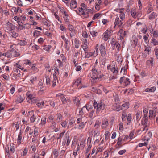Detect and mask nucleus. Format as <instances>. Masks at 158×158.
Returning <instances> with one entry per match:
<instances>
[{
	"label": "nucleus",
	"instance_id": "41",
	"mask_svg": "<svg viewBox=\"0 0 158 158\" xmlns=\"http://www.w3.org/2000/svg\"><path fill=\"white\" fill-rule=\"evenodd\" d=\"M85 11H86V13H87V15H85V18H87L89 16V12H91L92 11V10L91 9H87V8L85 9Z\"/></svg>",
	"mask_w": 158,
	"mask_h": 158
},
{
	"label": "nucleus",
	"instance_id": "25",
	"mask_svg": "<svg viewBox=\"0 0 158 158\" xmlns=\"http://www.w3.org/2000/svg\"><path fill=\"white\" fill-rule=\"evenodd\" d=\"M156 88L154 87L147 88L145 90V91L146 92H153L155 91Z\"/></svg>",
	"mask_w": 158,
	"mask_h": 158
},
{
	"label": "nucleus",
	"instance_id": "13",
	"mask_svg": "<svg viewBox=\"0 0 158 158\" xmlns=\"http://www.w3.org/2000/svg\"><path fill=\"white\" fill-rule=\"evenodd\" d=\"M102 129L107 127L109 125V122L107 119L103 120L102 121Z\"/></svg>",
	"mask_w": 158,
	"mask_h": 158
},
{
	"label": "nucleus",
	"instance_id": "21",
	"mask_svg": "<svg viewBox=\"0 0 158 158\" xmlns=\"http://www.w3.org/2000/svg\"><path fill=\"white\" fill-rule=\"evenodd\" d=\"M61 38L65 42V44L64 45V46H65V48H67V47L68 43H69V41H68V39L65 38L64 35H61Z\"/></svg>",
	"mask_w": 158,
	"mask_h": 158
},
{
	"label": "nucleus",
	"instance_id": "62",
	"mask_svg": "<svg viewBox=\"0 0 158 158\" xmlns=\"http://www.w3.org/2000/svg\"><path fill=\"white\" fill-rule=\"evenodd\" d=\"M17 4L20 6H23V2L21 0H19L17 1Z\"/></svg>",
	"mask_w": 158,
	"mask_h": 158
},
{
	"label": "nucleus",
	"instance_id": "42",
	"mask_svg": "<svg viewBox=\"0 0 158 158\" xmlns=\"http://www.w3.org/2000/svg\"><path fill=\"white\" fill-rule=\"evenodd\" d=\"M78 63H77L76 64L74 65L75 67H76L75 70L77 71H80L82 69L81 66L80 65H78Z\"/></svg>",
	"mask_w": 158,
	"mask_h": 158
},
{
	"label": "nucleus",
	"instance_id": "58",
	"mask_svg": "<svg viewBox=\"0 0 158 158\" xmlns=\"http://www.w3.org/2000/svg\"><path fill=\"white\" fill-rule=\"evenodd\" d=\"M14 66L17 68L20 69L22 70H23L24 69L22 67L21 65L17 63H16V64H15Z\"/></svg>",
	"mask_w": 158,
	"mask_h": 158
},
{
	"label": "nucleus",
	"instance_id": "38",
	"mask_svg": "<svg viewBox=\"0 0 158 158\" xmlns=\"http://www.w3.org/2000/svg\"><path fill=\"white\" fill-rule=\"evenodd\" d=\"M93 53L92 52H85V57L86 58H89L90 57H91L93 56L92 55Z\"/></svg>",
	"mask_w": 158,
	"mask_h": 158
},
{
	"label": "nucleus",
	"instance_id": "18",
	"mask_svg": "<svg viewBox=\"0 0 158 158\" xmlns=\"http://www.w3.org/2000/svg\"><path fill=\"white\" fill-rule=\"evenodd\" d=\"M64 141H65V142L66 141H67L66 145L67 146H68L70 143V141L69 139V135H67V133L66 134L64 138Z\"/></svg>",
	"mask_w": 158,
	"mask_h": 158
},
{
	"label": "nucleus",
	"instance_id": "27",
	"mask_svg": "<svg viewBox=\"0 0 158 158\" xmlns=\"http://www.w3.org/2000/svg\"><path fill=\"white\" fill-rule=\"evenodd\" d=\"M125 12H123V11L120 13L119 15V17L120 19L122 21H123L125 18Z\"/></svg>",
	"mask_w": 158,
	"mask_h": 158
},
{
	"label": "nucleus",
	"instance_id": "31",
	"mask_svg": "<svg viewBox=\"0 0 158 158\" xmlns=\"http://www.w3.org/2000/svg\"><path fill=\"white\" fill-rule=\"evenodd\" d=\"M46 118L45 117H43L41 119V123L40 124V125H44L46 123Z\"/></svg>",
	"mask_w": 158,
	"mask_h": 158
},
{
	"label": "nucleus",
	"instance_id": "50",
	"mask_svg": "<svg viewBox=\"0 0 158 158\" xmlns=\"http://www.w3.org/2000/svg\"><path fill=\"white\" fill-rule=\"evenodd\" d=\"M36 118V116H35L34 114H33L32 116L30 118L31 122L32 123H34L35 121Z\"/></svg>",
	"mask_w": 158,
	"mask_h": 158
},
{
	"label": "nucleus",
	"instance_id": "57",
	"mask_svg": "<svg viewBox=\"0 0 158 158\" xmlns=\"http://www.w3.org/2000/svg\"><path fill=\"white\" fill-rule=\"evenodd\" d=\"M100 15V14L99 13H97L95 14L93 17V19L94 20L97 19L99 16Z\"/></svg>",
	"mask_w": 158,
	"mask_h": 158
},
{
	"label": "nucleus",
	"instance_id": "53",
	"mask_svg": "<svg viewBox=\"0 0 158 158\" xmlns=\"http://www.w3.org/2000/svg\"><path fill=\"white\" fill-rule=\"evenodd\" d=\"M91 35L93 37H95L97 36L98 33L97 32L93 31H90Z\"/></svg>",
	"mask_w": 158,
	"mask_h": 158
},
{
	"label": "nucleus",
	"instance_id": "40",
	"mask_svg": "<svg viewBox=\"0 0 158 158\" xmlns=\"http://www.w3.org/2000/svg\"><path fill=\"white\" fill-rule=\"evenodd\" d=\"M98 47V44H97V45L96 47V52H95V51H94L93 52H92V53H93L92 55L93 56H95L98 55V48H97V47Z\"/></svg>",
	"mask_w": 158,
	"mask_h": 158
},
{
	"label": "nucleus",
	"instance_id": "56",
	"mask_svg": "<svg viewBox=\"0 0 158 158\" xmlns=\"http://www.w3.org/2000/svg\"><path fill=\"white\" fill-rule=\"evenodd\" d=\"M138 6L139 7V8L138 9L140 11H141V9L142 8V4L141 3V2L140 0H139V1L138 2Z\"/></svg>",
	"mask_w": 158,
	"mask_h": 158
},
{
	"label": "nucleus",
	"instance_id": "48",
	"mask_svg": "<svg viewBox=\"0 0 158 158\" xmlns=\"http://www.w3.org/2000/svg\"><path fill=\"white\" fill-rule=\"evenodd\" d=\"M158 31L157 30H155L152 32V35L153 37L157 38L158 36Z\"/></svg>",
	"mask_w": 158,
	"mask_h": 158
},
{
	"label": "nucleus",
	"instance_id": "7",
	"mask_svg": "<svg viewBox=\"0 0 158 158\" xmlns=\"http://www.w3.org/2000/svg\"><path fill=\"white\" fill-rule=\"evenodd\" d=\"M138 43V39L135 35H133L132 37V39L131 42V45L133 48L136 46Z\"/></svg>",
	"mask_w": 158,
	"mask_h": 158
},
{
	"label": "nucleus",
	"instance_id": "52",
	"mask_svg": "<svg viewBox=\"0 0 158 158\" xmlns=\"http://www.w3.org/2000/svg\"><path fill=\"white\" fill-rule=\"evenodd\" d=\"M110 153V152L109 151H105L104 153V155L105 156V158H108Z\"/></svg>",
	"mask_w": 158,
	"mask_h": 158
},
{
	"label": "nucleus",
	"instance_id": "55",
	"mask_svg": "<svg viewBox=\"0 0 158 158\" xmlns=\"http://www.w3.org/2000/svg\"><path fill=\"white\" fill-rule=\"evenodd\" d=\"M155 54L157 59H158V48L156 47L154 50Z\"/></svg>",
	"mask_w": 158,
	"mask_h": 158
},
{
	"label": "nucleus",
	"instance_id": "39",
	"mask_svg": "<svg viewBox=\"0 0 158 158\" xmlns=\"http://www.w3.org/2000/svg\"><path fill=\"white\" fill-rule=\"evenodd\" d=\"M134 91L133 89H128L126 90L124 92V93H127L128 94H132Z\"/></svg>",
	"mask_w": 158,
	"mask_h": 158
},
{
	"label": "nucleus",
	"instance_id": "49",
	"mask_svg": "<svg viewBox=\"0 0 158 158\" xmlns=\"http://www.w3.org/2000/svg\"><path fill=\"white\" fill-rule=\"evenodd\" d=\"M65 132V131H64L60 133L59 135L57 137V139L58 140L64 136Z\"/></svg>",
	"mask_w": 158,
	"mask_h": 158
},
{
	"label": "nucleus",
	"instance_id": "17",
	"mask_svg": "<svg viewBox=\"0 0 158 158\" xmlns=\"http://www.w3.org/2000/svg\"><path fill=\"white\" fill-rule=\"evenodd\" d=\"M129 104L128 103L123 104L121 106V107H120V109L117 110V111H118L122 109H127L129 108Z\"/></svg>",
	"mask_w": 158,
	"mask_h": 158
},
{
	"label": "nucleus",
	"instance_id": "64",
	"mask_svg": "<svg viewBox=\"0 0 158 158\" xmlns=\"http://www.w3.org/2000/svg\"><path fill=\"white\" fill-rule=\"evenodd\" d=\"M44 34L45 35L48 37H51L52 36V34L50 32H49L48 31H46L44 33Z\"/></svg>",
	"mask_w": 158,
	"mask_h": 158
},
{
	"label": "nucleus",
	"instance_id": "20",
	"mask_svg": "<svg viewBox=\"0 0 158 158\" xmlns=\"http://www.w3.org/2000/svg\"><path fill=\"white\" fill-rule=\"evenodd\" d=\"M74 102L76 105L79 106V105L80 104V98L78 97H75L73 99Z\"/></svg>",
	"mask_w": 158,
	"mask_h": 158
},
{
	"label": "nucleus",
	"instance_id": "5",
	"mask_svg": "<svg viewBox=\"0 0 158 158\" xmlns=\"http://www.w3.org/2000/svg\"><path fill=\"white\" fill-rule=\"evenodd\" d=\"M6 29L8 31H11L15 29V26L11 23L8 22L6 23V27H5Z\"/></svg>",
	"mask_w": 158,
	"mask_h": 158
},
{
	"label": "nucleus",
	"instance_id": "51",
	"mask_svg": "<svg viewBox=\"0 0 158 158\" xmlns=\"http://www.w3.org/2000/svg\"><path fill=\"white\" fill-rule=\"evenodd\" d=\"M84 107H85V109H86L88 111H89V110L91 109H92L93 108L92 106L89 105H86L85 106H84Z\"/></svg>",
	"mask_w": 158,
	"mask_h": 158
},
{
	"label": "nucleus",
	"instance_id": "19",
	"mask_svg": "<svg viewBox=\"0 0 158 158\" xmlns=\"http://www.w3.org/2000/svg\"><path fill=\"white\" fill-rule=\"evenodd\" d=\"M111 46L113 49H114L116 48H117L118 49V51L119 48L120 47V45L118 42H116L115 43L112 45Z\"/></svg>",
	"mask_w": 158,
	"mask_h": 158
},
{
	"label": "nucleus",
	"instance_id": "46",
	"mask_svg": "<svg viewBox=\"0 0 158 158\" xmlns=\"http://www.w3.org/2000/svg\"><path fill=\"white\" fill-rule=\"evenodd\" d=\"M81 82V78L78 79L74 83V85H76L77 86L80 85Z\"/></svg>",
	"mask_w": 158,
	"mask_h": 158
},
{
	"label": "nucleus",
	"instance_id": "4",
	"mask_svg": "<svg viewBox=\"0 0 158 158\" xmlns=\"http://www.w3.org/2000/svg\"><path fill=\"white\" fill-rule=\"evenodd\" d=\"M119 82L121 84L125 86H127L130 84L129 79L126 78L124 77H123L120 78Z\"/></svg>",
	"mask_w": 158,
	"mask_h": 158
},
{
	"label": "nucleus",
	"instance_id": "29",
	"mask_svg": "<svg viewBox=\"0 0 158 158\" xmlns=\"http://www.w3.org/2000/svg\"><path fill=\"white\" fill-rule=\"evenodd\" d=\"M9 34L12 37H13L14 38H16V37H18V34L15 31H13V32H11Z\"/></svg>",
	"mask_w": 158,
	"mask_h": 158
},
{
	"label": "nucleus",
	"instance_id": "37",
	"mask_svg": "<svg viewBox=\"0 0 158 158\" xmlns=\"http://www.w3.org/2000/svg\"><path fill=\"white\" fill-rule=\"evenodd\" d=\"M27 42L25 40H20L18 44L20 46H24L26 45Z\"/></svg>",
	"mask_w": 158,
	"mask_h": 158
},
{
	"label": "nucleus",
	"instance_id": "9",
	"mask_svg": "<svg viewBox=\"0 0 158 158\" xmlns=\"http://www.w3.org/2000/svg\"><path fill=\"white\" fill-rule=\"evenodd\" d=\"M110 71L113 73V78H115L118 72V69L115 68L114 65H112Z\"/></svg>",
	"mask_w": 158,
	"mask_h": 158
},
{
	"label": "nucleus",
	"instance_id": "11",
	"mask_svg": "<svg viewBox=\"0 0 158 158\" xmlns=\"http://www.w3.org/2000/svg\"><path fill=\"white\" fill-rule=\"evenodd\" d=\"M68 29L71 31L70 33V36L72 37L75 34V30L73 26L71 25H68Z\"/></svg>",
	"mask_w": 158,
	"mask_h": 158
},
{
	"label": "nucleus",
	"instance_id": "22",
	"mask_svg": "<svg viewBox=\"0 0 158 158\" xmlns=\"http://www.w3.org/2000/svg\"><path fill=\"white\" fill-rule=\"evenodd\" d=\"M23 100L24 99L23 98L21 95H18L17 96L16 102L19 103H21L23 102Z\"/></svg>",
	"mask_w": 158,
	"mask_h": 158
},
{
	"label": "nucleus",
	"instance_id": "10",
	"mask_svg": "<svg viewBox=\"0 0 158 158\" xmlns=\"http://www.w3.org/2000/svg\"><path fill=\"white\" fill-rule=\"evenodd\" d=\"M110 32L108 30L103 34V39L105 41H106L110 37Z\"/></svg>",
	"mask_w": 158,
	"mask_h": 158
},
{
	"label": "nucleus",
	"instance_id": "60",
	"mask_svg": "<svg viewBox=\"0 0 158 158\" xmlns=\"http://www.w3.org/2000/svg\"><path fill=\"white\" fill-rule=\"evenodd\" d=\"M86 5L83 3H81V7L80 8L82 9V10L83 9L84 10H85V9L86 8Z\"/></svg>",
	"mask_w": 158,
	"mask_h": 158
},
{
	"label": "nucleus",
	"instance_id": "33",
	"mask_svg": "<svg viewBox=\"0 0 158 158\" xmlns=\"http://www.w3.org/2000/svg\"><path fill=\"white\" fill-rule=\"evenodd\" d=\"M79 42V40H78L76 39H75L74 41L75 46V47L77 48H78L79 47L80 45Z\"/></svg>",
	"mask_w": 158,
	"mask_h": 158
},
{
	"label": "nucleus",
	"instance_id": "6",
	"mask_svg": "<svg viewBox=\"0 0 158 158\" xmlns=\"http://www.w3.org/2000/svg\"><path fill=\"white\" fill-rule=\"evenodd\" d=\"M58 96H61L60 99L63 104H65L66 102H71L70 100L69 99L66 98L63 94H59Z\"/></svg>",
	"mask_w": 158,
	"mask_h": 158
},
{
	"label": "nucleus",
	"instance_id": "23",
	"mask_svg": "<svg viewBox=\"0 0 158 158\" xmlns=\"http://www.w3.org/2000/svg\"><path fill=\"white\" fill-rule=\"evenodd\" d=\"M156 13L154 12H152L150 15H149V19L150 20H152L154 19L155 17V16H156Z\"/></svg>",
	"mask_w": 158,
	"mask_h": 158
},
{
	"label": "nucleus",
	"instance_id": "59",
	"mask_svg": "<svg viewBox=\"0 0 158 158\" xmlns=\"http://www.w3.org/2000/svg\"><path fill=\"white\" fill-rule=\"evenodd\" d=\"M14 45H11L10 46V51L13 52H16V50L14 48Z\"/></svg>",
	"mask_w": 158,
	"mask_h": 158
},
{
	"label": "nucleus",
	"instance_id": "26",
	"mask_svg": "<svg viewBox=\"0 0 158 158\" xmlns=\"http://www.w3.org/2000/svg\"><path fill=\"white\" fill-rule=\"evenodd\" d=\"M151 43L154 45H156L158 44V41L156 40L153 37L152 38Z\"/></svg>",
	"mask_w": 158,
	"mask_h": 158
},
{
	"label": "nucleus",
	"instance_id": "2",
	"mask_svg": "<svg viewBox=\"0 0 158 158\" xmlns=\"http://www.w3.org/2000/svg\"><path fill=\"white\" fill-rule=\"evenodd\" d=\"M131 13L132 17L136 19H139L142 14V11L139 10L138 9V11H136L135 9L134 8L131 9Z\"/></svg>",
	"mask_w": 158,
	"mask_h": 158
},
{
	"label": "nucleus",
	"instance_id": "14",
	"mask_svg": "<svg viewBox=\"0 0 158 158\" xmlns=\"http://www.w3.org/2000/svg\"><path fill=\"white\" fill-rule=\"evenodd\" d=\"M23 132L21 130H20L19 133L18 138L17 139L18 142L17 143L19 145L21 144L22 141V135L23 134Z\"/></svg>",
	"mask_w": 158,
	"mask_h": 158
},
{
	"label": "nucleus",
	"instance_id": "47",
	"mask_svg": "<svg viewBox=\"0 0 158 158\" xmlns=\"http://www.w3.org/2000/svg\"><path fill=\"white\" fill-rule=\"evenodd\" d=\"M40 32L37 30H35L34 32L33 35L34 37H37L40 35Z\"/></svg>",
	"mask_w": 158,
	"mask_h": 158
},
{
	"label": "nucleus",
	"instance_id": "54",
	"mask_svg": "<svg viewBox=\"0 0 158 158\" xmlns=\"http://www.w3.org/2000/svg\"><path fill=\"white\" fill-rule=\"evenodd\" d=\"M69 126H70L69 128L73 126V125L74 123V121L73 119H70L69 120Z\"/></svg>",
	"mask_w": 158,
	"mask_h": 158
},
{
	"label": "nucleus",
	"instance_id": "34",
	"mask_svg": "<svg viewBox=\"0 0 158 158\" xmlns=\"http://www.w3.org/2000/svg\"><path fill=\"white\" fill-rule=\"evenodd\" d=\"M36 105L39 108H41L43 106H44V101H41L37 103Z\"/></svg>",
	"mask_w": 158,
	"mask_h": 158
},
{
	"label": "nucleus",
	"instance_id": "15",
	"mask_svg": "<svg viewBox=\"0 0 158 158\" xmlns=\"http://www.w3.org/2000/svg\"><path fill=\"white\" fill-rule=\"evenodd\" d=\"M70 7L72 9L76 8L77 6V2L76 0H71L70 3Z\"/></svg>",
	"mask_w": 158,
	"mask_h": 158
},
{
	"label": "nucleus",
	"instance_id": "44",
	"mask_svg": "<svg viewBox=\"0 0 158 158\" xmlns=\"http://www.w3.org/2000/svg\"><path fill=\"white\" fill-rule=\"evenodd\" d=\"M140 113L139 111H137L135 114V116L136 117V120L137 121H139L141 118V117H140Z\"/></svg>",
	"mask_w": 158,
	"mask_h": 158
},
{
	"label": "nucleus",
	"instance_id": "36",
	"mask_svg": "<svg viewBox=\"0 0 158 158\" xmlns=\"http://www.w3.org/2000/svg\"><path fill=\"white\" fill-rule=\"evenodd\" d=\"M61 124L64 127H67L68 128H69V125L67 126V123L65 121L62 122L61 123Z\"/></svg>",
	"mask_w": 158,
	"mask_h": 158
},
{
	"label": "nucleus",
	"instance_id": "43",
	"mask_svg": "<svg viewBox=\"0 0 158 158\" xmlns=\"http://www.w3.org/2000/svg\"><path fill=\"white\" fill-rule=\"evenodd\" d=\"M153 10V8L152 5H149L148 6L147 13L149 14Z\"/></svg>",
	"mask_w": 158,
	"mask_h": 158
},
{
	"label": "nucleus",
	"instance_id": "1",
	"mask_svg": "<svg viewBox=\"0 0 158 158\" xmlns=\"http://www.w3.org/2000/svg\"><path fill=\"white\" fill-rule=\"evenodd\" d=\"M98 63L97 60L94 64V67L92 69V76L91 77L90 80L93 83L96 82L99 79L102 77V74L100 71H98L97 69V64Z\"/></svg>",
	"mask_w": 158,
	"mask_h": 158
},
{
	"label": "nucleus",
	"instance_id": "12",
	"mask_svg": "<svg viewBox=\"0 0 158 158\" xmlns=\"http://www.w3.org/2000/svg\"><path fill=\"white\" fill-rule=\"evenodd\" d=\"M114 24L115 26L117 25L122 26L123 25V23L121 20H120L119 17L117 16L115 18Z\"/></svg>",
	"mask_w": 158,
	"mask_h": 158
},
{
	"label": "nucleus",
	"instance_id": "45",
	"mask_svg": "<svg viewBox=\"0 0 158 158\" xmlns=\"http://www.w3.org/2000/svg\"><path fill=\"white\" fill-rule=\"evenodd\" d=\"M52 154L54 155L55 158H57L58 156L59 153L57 150L55 149L53 151Z\"/></svg>",
	"mask_w": 158,
	"mask_h": 158
},
{
	"label": "nucleus",
	"instance_id": "61",
	"mask_svg": "<svg viewBox=\"0 0 158 158\" xmlns=\"http://www.w3.org/2000/svg\"><path fill=\"white\" fill-rule=\"evenodd\" d=\"M60 28L61 31H63L64 32H66V28L62 25H60Z\"/></svg>",
	"mask_w": 158,
	"mask_h": 158
},
{
	"label": "nucleus",
	"instance_id": "35",
	"mask_svg": "<svg viewBox=\"0 0 158 158\" xmlns=\"http://www.w3.org/2000/svg\"><path fill=\"white\" fill-rule=\"evenodd\" d=\"M12 126H15V127L16 129V131L18 130L19 128V126L18 122L13 123L12 124Z\"/></svg>",
	"mask_w": 158,
	"mask_h": 158
},
{
	"label": "nucleus",
	"instance_id": "3",
	"mask_svg": "<svg viewBox=\"0 0 158 158\" xmlns=\"http://www.w3.org/2000/svg\"><path fill=\"white\" fill-rule=\"evenodd\" d=\"M94 108H96V113H98L101 110H104L105 108V105L102 102L98 103L96 101H94L93 103Z\"/></svg>",
	"mask_w": 158,
	"mask_h": 158
},
{
	"label": "nucleus",
	"instance_id": "16",
	"mask_svg": "<svg viewBox=\"0 0 158 158\" xmlns=\"http://www.w3.org/2000/svg\"><path fill=\"white\" fill-rule=\"evenodd\" d=\"M149 114V117L150 119H152L156 116V112L155 111L150 110Z\"/></svg>",
	"mask_w": 158,
	"mask_h": 158
},
{
	"label": "nucleus",
	"instance_id": "30",
	"mask_svg": "<svg viewBox=\"0 0 158 158\" xmlns=\"http://www.w3.org/2000/svg\"><path fill=\"white\" fill-rule=\"evenodd\" d=\"M51 48L50 45H45L43 47V49L47 51H49Z\"/></svg>",
	"mask_w": 158,
	"mask_h": 158
},
{
	"label": "nucleus",
	"instance_id": "63",
	"mask_svg": "<svg viewBox=\"0 0 158 158\" xmlns=\"http://www.w3.org/2000/svg\"><path fill=\"white\" fill-rule=\"evenodd\" d=\"M84 122H82L79 125V129H82L84 127Z\"/></svg>",
	"mask_w": 158,
	"mask_h": 158
},
{
	"label": "nucleus",
	"instance_id": "32",
	"mask_svg": "<svg viewBox=\"0 0 158 158\" xmlns=\"http://www.w3.org/2000/svg\"><path fill=\"white\" fill-rule=\"evenodd\" d=\"M153 61V58H151L150 60H147V63L148 64H150L152 66H153L154 65Z\"/></svg>",
	"mask_w": 158,
	"mask_h": 158
},
{
	"label": "nucleus",
	"instance_id": "8",
	"mask_svg": "<svg viewBox=\"0 0 158 158\" xmlns=\"http://www.w3.org/2000/svg\"><path fill=\"white\" fill-rule=\"evenodd\" d=\"M101 55L102 56H104L106 54L105 47V46L102 44L100 47L99 49Z\"/></svg>",
	"mask_w": 158,
	"mask_h": 158
},
{
	"label": "nucleus",
	"instance_id": "28",
	"mask_svg": "<svg viewBox=\"0 0 158 158\" xmlns=\"http://www.w3.org/2000/svg\"><path fill=\"white\" fill-rule=\"evenodd\" d=\"M58 82V79L56 77H54L52 82V87H54L56 85V82Z\"/></svg>",
	"mask_w": 158,
	"mask_h": 158
},
{
	"label": "nucleus",
	"instance_id": "24",
	"mask_svg": "<svg viewBox=\"0 0 158 158\" xmlns=\"http://www.w3.org/2000/svg\"><path fill=\"white\" fill-rule=\"evenodd\" d=\"M78 10L79 11V15H87V13H86V12L85 11V10L83 9L82 10V9L79 8L78 9Z\"/></svg>",
	"mask_w": 158,
	"mask_h": 158
}]
</instances>
